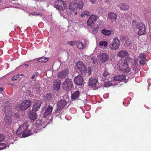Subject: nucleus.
I'll use <instances>...</instances> for the list:
<instances>
[{"label":"nucleus","mask_w":151,"mask_h":151,"mask_svg":"<svg viewBox=\"0 0 151 151\" xmlns=\"http://www.w3.org/2000/svg\"><path fill=\"white\" fill-rule=\"evenodd\" d=\"M132 28L134 31L139 36L145 35L146 32V27L142 22L137 23L135 20H133Z\"/></svg>","instance_id":"1"},{"label":"nucleus","mask_w":151,"mask_h":151,"mask_svg":"<svg viewBox=\"0 0 151 151\" xmlns=\"http://www.w3.org/2000/svg\"><path fill=\"white\" fill-rule=\"evenodd\" d=\"M121 43L118 37H114L109 45V48L112 50L118 49L120 46Z\"/></svg>","instance_id":"2"},{"label":"nucleus","mask_w":151,"mask_h":151,"mask_svg":"<svg viewBox=\"0 0 151 151\" xmlns=\"http://www.w3.org/2000/svg\"><path fill=\"white\" fill-rule=\"evenodd\" d=\"M62 86L64 90L68 91H70L73 86V82L71 80L68 78H66L63 83Z\"/></svg>","instance_id":"3"},{"label":"nucleus","mask_w":151,"mask_h":151,"mask_svg":"<svg viewBox=\"0 0 151 151\" xmlns=\"http://www.w3.org/2000/svg\"><path fill=\"white\" fill-rule=\"evenodd\" d=\"M66 6V3L62 0H56L55 1V7L56 9L61 11L63 9V7L65 8Z\"/></svg>","instance_id":"4"},{"label":"nucleus","mask_w":151,"mask_h":151,"mask_svg":"<svg viewBox=\"0 0 151 151\" xmlns=\"http://www.w3.org/2000/svg\"><path fill=\"white\" fill-rule=\"evenodd\" d=\"M75 68L77 71L79 73H85L86 70V66L82 62L80 61L77 63Z\"/></svg>","instance_id":"5"},{"label":"nucleus","mask_w":151,"mask_h":151,"mask_svg":"<svg viewBox=\"0 0 151 151\" xmlns=\"http://www.w3.org/2000/svg\"><path fill=\"white\" fill-rule=\"evenodd\" d=\"M31 104V101L26 100L24 101L19 106V109L24 111L27 109Z\"/></svg>","instance_id":"6"},{"label":"nucleus","mask_w":151,"mask_h":151,"mask_svg":"<svg viewBox=\"0 0 151 151\" xmlns=\"http://www.w3.org/2000/svg\"><path fill=\"white\" fill-rule=\"evenodd\" d=\"M23 130H22V136L23 137H25L30 136L32 134L31 132L27 130L28 126L25 123H24L22 125Z\"/></svg>","instance_id":"7"},{"label":"nucleus","mask_w":151,"mask_h":151,"mask_svg":"<svg viewBox=\"0 0 151 151\" xmlns=\"http://www.w3.org/2000/svg\"><path fill=\"white\" fill-rule=\"evenodd\" d=\"M44 99L45 101H50L53 106L55 104V103L53 102L55 100V96L52 93H49L46 94L44 97Z\"/></svg>","instance_id":"8"},{"label":"nucleus","mask_w":151,"mask_h":151,"mask_svg":"<svg viewBox=\"0 0 151 151\" xmlns=\"http://www.w3.org/2000/svg\"><path fill=\"white\" fill-rule=\"evenodd\" d=\"M97 16L92 14L89 17L88 20L87 24V25L90 27H92L94 25L95 22L96 20Z\"/></svg>","instance_id":"9"},{"label":"nucleus","mask_w":151,"mask_h":151,"mask_svg":"<svg viewBox=\"0 0 151 151\" xmlns=\"http://www.w3.org/2000/svg\"><path fill=\"white\" fill-rule=\"evenodd\" d=\"M99 58L102 63H104L109 60V55L105 53H101L99 56Z\"/></svg>","instance_id":"10"},{"label":"nucleus","mask_w":151,"mask_h":151,"mask_svg":"<svg viewBox=\"0 0 151 151\" xmlns=\"http://www.w3.org/2000/svg\"><path fill=\"white\" fill-rule=\"evenodd\" d=\"M42 104V102L41 101L39 100L35 101L34 102V104L32 107V111H36L39 110Z\"/></svg>","instance_id":"11"},{"label":"nucleus","mask_w":151,"mask_h":151,"mask_svg":"<svg viewBox=\"0 0 151 151\" xmlns=\"http://www.w3.org/2000/svg\"><path fill=\"white\" fill-rule=\"evenodd\" d=\"M128 67L127 60L125 59L124 60V62L119 64V69L121 71H123L126 70Z\"/></svg>","instance_id":"12"},{"label":"nucleus","mask_w":151,"mask_h":151,"mask_svg":"<svg viewBox=\"0 0 151 151\" xmlns=\"http://www.w3.org/2000/svg\"><path fill=\"white\" fill-rule=\"evenodd\" d=\"M68 75V72L67 70H63L59 72L58 74V77L60 79L65 78Z\"/></svg>","instance_id":"13"},{"label":"nucleus","mask_w":151,"mask_h":151,"mask_svg":"<svg viewBox=\"0 0 151 151\" xmlns=\"http://www.w3.org/2000/svg\"><path fill=\"white\" fill-rule=\"evenodd\" d=\"M74 82L76 84L79 85H81L83 83V77L80 75L76 77L74 79Z\"/></svg>","instance_id":"14"},{"label":"nucleus","mask_w":151,"mask_h":151,"mask_svg":"<svg viewBox=\"0 0 151 151\" xmlns=\"http://www.w3.org/2000/svg\"><path fill=\"white\" fill-rule=\"evenodd\" d=\"M53 105H52V104H51L50 103H49V106L45 111L44 114L45 116H47L52 113L53 109Z\"/></svg>","instance_id":"15"},{"label":"nucleus","mask_w":151,"mask_h":151,"mask_svg":"<svg viewBox=\"0 0 151 151\" xmlns=\"http://www.w3.org/2000/svg\"><path fill=\"white\" fill-rule=\"evenodd\" d=\"M117 14L116 13L113 12H110L108 14L109 18L112 22L116 21L117 19Z\"/></svg>","instance_id":"16"},{"label":"nucleus","mask_w":151,"mask_h":151,"mask_svg":"<svg viewBox=\"0 0 151 151\" xmlns=\"http://www.w3.org/2000/svg\"><path fill=\"white\" fill-rule=\"evenodd\" d=\"M97 83L98 80L94 77H91L89 79V84L90 86L95 87Z\"/></svg>","instance_id":"17"},{"label":"nucleus","mask_w":151,"mask_h":151,"mask_svg":"<svg viewBox=\"0 0 151 151\" xmlns=\"http://www.w3.org/2000/svg\"><path fill=\"white\" fill-rule=\"evenodd\" d=\"M139 58H140L139 60L140 64L141 65H144L146 61V57L145 55L143 53H141L139 55Z\"/></svg>","instance_id":"18"},{"label":"nucleus","mask_w":151,"mask_h":151,"mask_svg":"<svg viewBox=\"0 0 151 151\" xmlns=\"http://www.w3.org/2000/svg\"><path fill=\"white\" fill-rule=\"evenodd\" d=\"M80 95V92L79 91H76L72 93L71 96V98L73 101L78 100L79 98Z\"/></svg>","instance_id":"19"},{"label":"nucleus","mask_w":151,"mask_h":151,"mask_svg":"<svg viewBox=\"0 0 151 151\" xmlns=\"http://www.w3.org/2000/svg\"><path fill=\"white\" fill-rule=\"evenodd\" d=\"M61 84V82L60 80H58L54 82L53 83V89L54 90H59Z\"/></svg>","instance_id":"20"},{"label":"nucleus","mask_w":151,"mask_h":151,"mask_svg":"<svg viewBox=\"0 0 151 151\" xmlns=\"http://www.w3.org/2000/svg\"><path fill=\"white\" fill-rule=\"evenodd\" d=\"M119 6L121 10H127L129 8V5L126 4L122 3L120 4Z\"/></svg>","instance_id":"21"},{"label":"nucleus","mask_w":151,"mask_h":151,"mask_svg":"<svg viewBox=\"0 0 151 151\" xmlns=\"http://www.w3.org/2000/svg\"><path fill=\"white\" fill-rule=\"evenodd\" d=\"M67 103V102L65 100H61L58 102V107L61 109L65 106Z\"/></svg>","instance_id":"22"},{"label":"nucleus","mask_w":151,"mask_h":151,"mask_svg":"<svg viewBox=\"0 0 151 151\" xmlns=\"http://www.w3.org/2000/svg\"><path fill=\"white\" fill-rule=\"evenodd\" d=\"M126 76L125 75H121L114 77V79L116 81L123 82L125 80Z\"/></svg>","instance_id":"23"},{"label":"nucleus","mask_w":151,"mask_h":151,"mask_svg":"<svg viewBox=\"0 0 151 151\" xmlns=\"http://www.w3.org/2000/svg\"><path fill=\"white\" fill-rule=\"evenodd\" d=\"M128 55V52L124 50L119 51L118 54V56L122 58H124L127 56Z\"/></svg>","instance_id":"24"},{"label":"nucleus","mask_w":151,"mask_h":151,"mask_svg":"<svg viewBox=\"0 0 151 151\" xmlns=\"http://www.w3.org/2000/svg\"><path fill=\"white\" fill-rule=\"evenodd\" d=\"M76 44H77L78 48L80 49H85L86 47V45H84L82 42L79 41H77L76 42Z\"/></svg>","instance_id":"25"},{"label":"nucleus","mask_w":151,"mask_h":151,"mask_svg":"<svg viewBox=\"0 0 151 151\" xmlns=\"http://www.w3.org/2000/svg\"><path fill=\"white\" fill-rule=\"evenodd\" d=\"M37 118V114L35 113H31L29 114V119L31 120L34 122L35 120Z\"/></svg>","instance_id":"26"},{"label":"nucleus","mask_w":151,"mask_h":151,"mask_svg":"<svg viewBox=\"0 0 151 151\" xmlns=\"http://www.w3.org/2000/svg\"><path fill=\"white\" fill-rule=\"evenodd\" d=\"M111 32V30H107L106 29H104L101 30V33L106 36L110 35Z\"/></svg>","instance_id":"27"},{"label":"nucleus","mask_w":151,"mask_h":151,"mask_svg":"<svg viewBox=\"0 0 151 151\" xmlns=\"http://www.w3.org/2000/svg\"><path fill=\"white\" fill-rule=\"evenodd\" d=\"M76 3L74 2H71L70 3L69 6V9L71 11H73L76 7Z\"/></svg>","instance_id":"28"},{"label":"nucleus","mask_w":151,"mask_h":151,"mask_svg":"<svg viewBox=\"0 0 151 151\" xmlns=\"http://www.w3.org/2000/svg\"><path fill=\"white\" fill-rule=\"evenodd\" d=\"M48 60V58L44 57L38 58V61L40 63H45Z\"/></svg>","instance_id":"29"},{"label":"nucleus","mask_w":151,"mask_h":151,"mask_svg":"<svg viewBox=\"0 0 151 151\" xmlns=\"http://www.w3.org/2000/svg\"><path fill=\"white\" fill-rule=\"evenodd\" d=\"M11 109L10 106H6L4 109L5 113L6 116H8V114L9 113L11 110Z\"/></svg>","instance_id":"30"},{"label":"nucleus","mask_w":151,"mask_h":151,"mask_svg":"<svg viewBox=\"0 0 151 151\" xmlns=\"http://www.w3.org/2000/svg\"><path fill=\"white\" fill-rule=\"evenodd\" d=\"M99 45L101 47H106L108 45V43L106 41H102L99 42Z\"/></svg>","instance_id":"31"},{"label":"nucleus","mask_w":151,"mask_h":151,"mask_svg":"<svg viewBox=\"0 0 151 151\" xmlns=\"http://www.w3.org/2000/svg\"><path fill=\"white\" fill-rule=\"evenodd\" d=\"M83 5L84 4L82 1L80 0L79 1V2L77 4V7L79 8L80 9H81L83 7Z\"/></svg>","instance_id":"32"},{"label":"nucleus","mask_w":151,"mask_h":151,"mask_svg":"<svg viewBox=\"0 0 151 151\" xmlns=\"http://www.w3.org/2000/svg\"><path fill=\"white\" fill-rule=\"evenodd\" d=\"M109 73L107 70H106L104 71V72L103 74V75L104 77L106 78L109 77Z\"/></svg>","instance_id":"33"},{"label":"nucleus","mask_w":151,"mask_h":151,"mask_svg":"<svg viewBox=\"0 0 151 151\" xmlns=\"http://www.w3.org/2000/svg\"><path fill=\"white\" fill-rule=\"evenodd\" d=\"M90 13L89 12L86 11L83 12L81 14V16L83 17L85 15L86 16H89L90 15Z\"/></svg>","instance_id":"34"},{"label":"nucleus","mask_w":151,"mask_h":151,"mask_svg":"<svg viewBox=\"0 0 151 151\" xmlns=\"http://www.w3.org/2000/svg\"><path fill=\"white\" fill-rule=\"evenodd\" d=\"M99 29V27L98 26H94L92 28L93 31L95 33H97L98 29Z\"/></svg>","instance_id":"35"},{"label":"nucleus","mask_w":151,"mask_h":151,"mask_svg":"<svg viewBox=\"0 0 151 151\" xmlns=\"http://www.w3.org/2000/svg\"><path fill=\"white\" fill-rule=\"evenodd\" d=\"M6 145L4 143H0V150L4 149L6 147Z\"/></svg>","instance_id":"36"},{"label":"nucleus","mask_w":151,"mask_h":151,"mask_svg":"<svg viewBox=\"0 0 151 151\" xmlns=\"http://www.w3.org/2000/svg\"><path fill=\"white\" fill-rule=\"evenodd\" d=\"M112 84L110 82H106L104 83V86L105 87H108L111 86Z\"/></svg>","instance_id":"37"},{"label":"nucleus","mask_w":151,"mask_h":151,"mask_svg":"<svg viewBox=\"0 0 151 151\" xmlns=\"http://www.w3.org/2000/svg\"><path fill=\"white\" fill-rule=\"evenodd\" d=\"M22 129H23L22 127H19L18 129L16 131V134H17L19 135L21 134L22 133V132H20V131L22 130Z\"/></svg>","instance_id":"38"},{"label":"nucleus","mask_w":151,"mask_h":151,"mask_svg":"<svg viewBox=\"0 0 151 151\" xmlns=\"http://www.w3.org/2000/svg\"><path fill=\"white\" fill-rule=\"evenodd\" d=\"M76 42L77 41H68L67 43L68 44L70 45L71 46H73L76 44Z\"/></svg>","instance_id":"39"},{"label":"nucleus","mask_w":151,"mask_h":151,"mask_svg":"<svg viewBox=\"0 0 151 151\" xmlns=\"http://www.w3.org/2000/svg\"><path fill=\"white\" fill-rule=\"evenodd\" d=\"M20 75L19 74L17 75V76L15 75L12 78V81H15L17 80L19 77Z\"/></svg>","instance_id":"40"},{"label":"nucleus","mask_w":151,"mask_h":151,"mask_svg":"<svg viewBox=\"0 0 151 151\" xmlns=\"http://www.w3.org/2000/svg\"><path fill=\"white\" fill-rule=\"evenodd\" d=\"M5 138V136L3 134H0V142H2L4 140Z\"/></svg>","instance_id":"41"},{"label":"nucleus","mask_w":151,"mask_h":151,"mask_svg":"<svg viewBox=\"0 0 151 151\" xmlns=\"http://www.w3.org/2000/svg\"><path fill=\"white\" fill-rule=\"evenodd\" d=\"M39 75V73L38 72H36L31 77V78L32 79H34L35 77H37V76Z\"/></svg>","instance_id":"42"},{"label":"nucleus","mask_w":151,"mask_h":151,"mask_svg":"<svg viewBox=\"0 0 151 151\" xmlns=\"http://www.w3.org/2000/svg\"><path fill=\"white\" fill-rule=\"evenodd\" d=\"M35 15L38 16L39 17H42V15L41 13H38L37 12H35Z\"/></svg>","instance_id":"43"},{"label":"nucleus","mask_w":151,"mask_h":151,"mask_svg":"<svg viewBox=\"0 0 151 151\" xmlns=\"http://www.w3.org/2000/svg\"><path fill=\"white\" fill-rule=\"evenodd\" d=\"M91 60L93 61V62L94 63H95L96 62V59H93V58L91 59Z\"/></svg>","instance_id":"44"},{"label":"nucleus","mask_w":151,"mask_h":151,"mask_svg":"<svg viewBox=\"0 0 151 151\" xmlns=\"http://www.w3.org/2000/svg\"><path fill=\"white\" fill-rule=\"evenodd\" d=\"M107 5V6H109L110 5V1H106Z\"/></svg>","instance_id":"45"},{"label":"nucleus","mask_w":151,"mask_h":151,"mask_svg":"<svg viewBox=\"0 0 151 151\" xmlns=\"http://www.w3.org/2000/svg\"><path fill=\"white\" fill-rule=\"evenodd\" d=\"M91 2L93 4H94L96 1L97 0H90Z\"/></svg>","instance_id":"46"},{"label":"nucleus","mask_w":151,"mask_h":151,"mask_svg":"<svg viewBox=\"0 0 151 151\" xmlns=\"http://www.w3.org/2000/svg\"><path fill=\"white\" fill-rule=\"evenodd\" d=\"M30 14L35 15V12H31L30 13Z\"/></svg>","instance_id":"47"},{"label":"nucleus","mask_w":151,"mask_h":151,"mask_svg":"<svg viewBox=\"0 0 151 151\" xmlns=\"http://www.w3.org/2000/svg\"><path fill=\"white\" fill-rule=\"evenodd\" d=\"M24 65L26 67H27L29 66L28 64H24Z\"/></svg>","instance_id":"48"},{"label":"nucleus","mask_w":151,"mask_h":151,"mask_svg":"<svg viewBox=\"0 0 151 151\" xmlns=\"http://www.w3.org/2000/svg\"><path fill=\"white\" fill-rule=\"evenodd\" d=\"M3 90V88H0V91H2Z\"/></svg>","instance_id":"49"},{"label":"nucleus","mask_w":151,"mask_h":151,"mask_svg":"<svg viewBox=\"0 0 151 151\" xmlns=\"http://www.w3.org/2000/svg\"><path fill=\"white\" fill-rule=\"evenodd\" d=\"M150 37L151 39V32H150Z\"/></svg>","instance_id":"50"},{"label":"nucleus","mask_w":151,"mask_h":151,"mask_svg":"<svg viewBox=\"0 0 151 151\" xmlns=\"http://www.w3.org/2000/svg\"><path fill=\"white\" fill-rule=\"evenodd\" d=\"M17 118H19V115H17Z\"/></svg>","instance_id":"51"},{"label":"nucleus","mask_w":151,"mask_h":151,"mask_svg":"<svg viewBox=\"0 0 151 151\" xmlns=\"http://www.w3.org/2000/svg\"><path fill=\"white\" fill-rule=\"evenodd\" d=\"M149 86H150V84H149Z\"/></svg>","instance_id":"52"},{"label":"nucleus","mask_w":151,"mask_h":151,"mask_svg":"<svg viewBox=\"0 0 151 151\" xmlns=\"http://www.w3.org/2000/svg\"><path fill=\"white\" fill-rule=\"evenodd\" d=\"M1 0H0V3L1 2Z\"/></svg>","instance_id":"53"}]
</instances>
